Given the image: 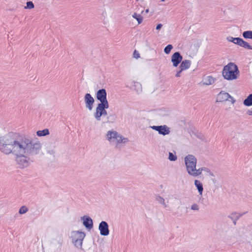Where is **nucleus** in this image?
<instances>
[{"label": "nucleus", "instance_id": "nucleus-1", "mask_svg": "<svg viewBox=\"0 0 252 252\" xmlns=\"http://www.w3.org/2000/svg\"><path fill=\"white\" fill-rule=\"evenodd\" d=\"M20 142L9 135L0 137V151L6 154H19Z\"/></svg>", "mask_w": 252, "mask_h": 252}, {"label": "nucleus", "instance_id": "nucleus-2", "mask_svg": "<svg viewBox=\"0 0 252 252\" xmlns=\"http://www.w3.org/2000/svg\"><path fill=\"white\" fill-rule=\"evenodd\" d=\"M19 154H25L26 156H34L38 154L41 148L39 141L24 138L20 141Z\"/></svg>", "mask_w": 252, "mask_h": 252}, {"label": "nucleus", "instance_id": "nucleus-3", "mask_svg": "<svg viewBox=\"0 0 252 252\" xmlns=\"http://www.w3.org/2000/svg\"><path fill=\"white\" fill-rule=\"evenodd\" d=\"M239 70L237 65L233 63H229L223 67L222 76L227 80L236 79L239 74Z\"/></svg>", "mask_w": 252, "mask_h": 252}, {"label": "nucleus", "instance_id": "nucleus-4", "mask_svg": "<svg viewBox=\"0 0 252 252\" xmlns=\"http://www.w3.org/2000/svg\"><path fill=\"white\" fill-rule=\"evenodd\" d=\"M86 233L81 231H73L71 233L72 242L74 246L78 249H82V243Z\"/></svg>", "mask_w": 252, "mask_h": 252}, {"label": "nucleus", "instance_id": "nucleus-5", "mask_svg": "<svg viewBox=\"0 0 252 252\" xmlns=\"http://www.w3.org/2000/svg\"><path fill=\"white\" fill-rule=\"evenodd\" d=\"M185 163L187 171L189 174L196 167L197 159L193 155H188L185 158Z\"/></svg>", "mask_w": 252, "mask_h": 252}, {"label": "nucleus", "instance_id": "nucleus-6", "mask_svg": "<svg viewBox=\"0 0 252 252\" xmlns=\"http://www.w3.org/2000/svg\"><path fill=\"white\" fill-rule=\"evenodd\" d=\"M16 157V162L20 168H24L29 166V161L27 159V156L25 154L15 155Z\"/></svg>", "mask_w": 252, "mask_h": 252}, {"label": "nucleus", "instance_id": "nucleus-7", "mask_svg": "<svg viewBox=\"0 0 252 252\" xmlns=\"http://www.w3.org/2000/svg\"><path fill=\"white\" fill-rule=\"evenodd\" d=\"M150 127L158 131L159 134L165 135L169 134L170 131L169 128L166 125L163 126H151Z\"/></svg>", "mask_w": 252, "mask_h": 252}, {"label": "nucleus", "instance_id": "nucleus-8", "mask_svg": "<svg viewBox=\"0 0 252 252\" xmlns=\"http://www.w3.org/2000/svg\"><path fill=\"white\" fill-rule=\"evenodd\" d=\"M98 229L101 236H106L109 234V225L105 221H102L99 223Z\"/></svg>", "mask_w": 252, "mask_h": 252}, {"label": "nucleus", "instance_id": "nucleus-9", "mask_svg": "<svg viewBox=\"0 0 252 252\" xmlns=\"http://www.w3.org/2000/svg\"><path fill=\"white\" fill-rule=\"evenodd\" d=\"M84 101L86 107L90 111H91L93 108V105L94 102V99L89 93H87L84 96Z\"/></svg>", "mask_w": 252, "mask_h": 252}, {"label": "nucleus", "instance_id": "nucleus-10", "mask_svg": "<svg viewBox=\"0 0 252 252\" xmlns=\"http://www.w3.org/2000/svg\"><path fill=\"white\" fill-rule=\"evenodd\" d=\"M81 220L83 221V224L85 228L90 230L93 227V221L91 217L88 216H84L81 217Z\"/></svg>", "mask_w": 252, "mask_h": 252}, {"label": "nucleus", "instance_id": "nucleus-11", "mask_svg": "<svg viewBox=\"0 0 252 252\" xmlns=\"http://www.w3.org/2000/svg\"><path fill=\"white\" fill-rule=\"evenodd\" d=\"M183 56L179 52L174 53L171 57V62L174 67H177L182 62Z\"/></svg>", "mask_w": 252, "mask_h": 252}, {"label": "nucleus", "instance_id": "nucleus-12", "mask_svg": "<svg viewBox=\"0 0 252 252\" xmlns=\"http://www.w3.org/2000/svg\"><path fill=\"white\" fill-rule=\"evenodd\" d=\"M96 98L100 102L107 99V92L105 89H99L96 93Z\"/></svg>", "mask_w": 252, "mask_h": 252}, {"label": "nucleus", "instance_id": "nucleus-13", "mask_svg": "<svg viewBox=\"0 0 252 252\" xmlns=\"http://www.w3.org/2000/svg\"><path fill=\"white\" fill-rule=\"evenodd\" d=\"M107 114V113L106 109L97 106L96 108V112L94 114V117L97 121H100L102 116H105Z\"/></svg>", "mask_w": 252, "mask_h": 252}, {"label": "nucleus", "instance_id": "nucleus-14", "mask_svg": "<svg viewBox=\"0 0 252 252\" xmlns=\"http://www.w3.org/2000/svg\"><path fill=\"white\" fill-rule=\"evenodd\" d=\"M230 95L228 93L224 92V91H221L217 96V101L222 102L227 101L228 100Z\"/></svg>", "mask_w": 252, "mask_h": 252}, {"label": "nucleus", "instance_id": "nucleus-15", "mask_svg": "<svg viewBox=\"0 0 252 252\" xmlns=\"http://www.w3.org/2000/svg\"><path fill=\"white\" fill-rule=\"evenodd\" d=\"M190 65L191 61L185 60L181 62L179 68L181 69V70H185L189 68Z\"/></svg>", "mask_w": 252, "mask_h": 252}, {"label": "nucleus", "instance_id": "nucleus-16", "mask_svg": "<svg viewBox=\"0 0 252 252\" xmlns=\"http://www.w3.org/2000/svg\"><path fill=\"white\" fill-rule=\"evenodd\" d=\"M194 185L196 189H197L199 195L202 196L203 191V184L199 181L197 180H195Z\"/></svg>", "mask_w": 252, "mask_h": 252}, {"label": "nucleus", "instance_id": "nucleus-17", "mask_svg": "<svg viewBox=\"0 0 252 252\" xmlns=\"http://www.w3.org/2000/svg\"><path fill=\"white\" fill-rule=\"evenodd\" d=\"M238 45H239L240 46L242 47L245 49L252 50V46L250 45L248 42L244 41L241 38H240Z\"/></svg>", "mask_w": 252, "mask_h": 252}, {"label": "nucleus", "instance_id": "nucleus-18", "mask_svg": "<svg viewBox=\"0 0 252 252\" xmlns=\"http://www.w3.org/2000/svg\"><path fill=\"white\" fill-rule=\"evenodd\" d=\"M63 240L60 239L58 241L52 243L53 247L56 249L55 252H60L62 247Z\"/></svg>", "mask_w": 252, "mask_h": 252}, {"label": "nucleus", "instance_id": "nucleus-19", "mask_svg": "<svg viewBox=\"0 0 252 252\" xmlns=\"http://www.w3.org/2000/svg\"><path fill=\"white\" fill-rule=\"evenodd\" d=\"M118 133L116 131H108L107 134V137L108 140H110L111 139H116L118 135Z\"/></svg>", "mask_w": 252, "mask_h": 252}, {"label": "nucleus", "instance_id": "nucleus-20", "mask_svg": "<svg viewBox=\"0 0 252 252\" xmlns=\"http://www.w3.org/2000/svg\"><path fill=\"white\" fill-rule=\"evenodd\" d=\"M203 171V167H201L196 169L195 168L194 169V171H191V172L189 174V175L196 177L202 174V171Z\"/></svg>", "mask_w": 252, "mask_h": 252}, {"label": "nucleus", "instance_id": "nucleus-21", "mask_svg": "<svg viewBox=\"0 0 252 252\" xmlns=\"http://www.w3.org/2000/svg\"><path fill=\"white\" fill-rule=\"evenodd\" d=\"M243 104L246 106H252V94H250L244 100Z\"/></svg>", "mask_w": 252, "mask_h": 252}, {"label": "nucleus", "instance_id": "nucleus-22", "mask_svg": "<svg viewBox=\"0 0 252 252\" xmlns=\"http://www.w3.org/2000/svg\"><path fill=\"white\" fill-rule=\"evenodd\" d=\"M116 140L118 144L126 143L128 141V140L127 138L123 137V136L120 134H118Z\"/></svg>", "mask_w": 252, "mask_h": 252}, {"label": "nucleus", "instance_id": "nucleus-23", "mask_svg": "<svg viewBox=\"0 0 252 252\" xmlns=\"http://www.w3.org/2000/svg\"><path fill=\"white\" fill-rule=\"evenodd\" d=\"M214 83V79L211 76H207L204 79L203 84L206 85H210Z\"/></svg>", "mask_w": 252, "mask_h": 252}, {"label": "nucleus", "instance_id": "nucleus-24", "mask_svg": "<svg viewBox=\"0 0 252 252\" xmlns=\"http://www.w3.org/2000/svg\"><path fill=\"white\" fill-rule=\"evenodd\" d=\"M49 130L47 128H45L42 130H38L36 132V134L38 136H44L49 134Z\"/></svg>", "mask_w": 252, "mask_h": 252}, {"label": "nucleus", "instance_id": "nucleus-25", "mask_svg": "<svg viewBox=\"0 0 252 252\" xmlns=\"http://www.w3.org/2000/svg\"><path fill=\"white\" fill-rule=\"evenodd\" d=\"M134 87L135 91L138 93H140L142 91V87L141 84L137 82H134Z\"/></svg>", "mask_w": 252, "mask_h": 252}, {"label": "nucleus", "instance_id": "nucleus-26", "mask_svg": "<svg viewBox=\"0 0 252 252\" xmlns=\"http://www.w3.org/2000/svg\"><path fill=\"white\" fill-rule=\"evenodd\" d=\"M132 16L133 18L136 19L138 24H140L142 22L143 17L140 14H137L135 12L132 14Z\"/></svg>", "mask_w": 252, "mask_h": 252}, {"label": "nucleus", "instance_id": "nucleus-27", "mask_svg": "<svg viewBox=\"0 0 252 252\" xmlns=\"http://www.w3.org/2000/svg\"><path fill=\"white\" fill-rule=\"evenodd\" d=\"M97 106L101 107L102 108H103V109H107L109 108V103H108V101L107 100V99H106V100H103V101H100V103H98Z\"/></svg>", "mask_w": 252, "mask_h": 252}, {"label": "nucleus", "instance_id": "nucleus-28", "mask_svg": "<svg viewBox=\"0 0 252 252\" xmlns=\"http://www.w3.org/2000/svg\"><path fill=\"white\" fill-rule=\"evenodd\" d=\"M243 36L245 39H252V31H246L243 32Z\"/></svg>", "mask_w": 252, "mask_h": 252}, {"label": "nucleus", "instance_id": "nucleus-29", "mask_svg": "<svg viewBox=\"0 0 252 252\" xmlns=\"http://www.w3.org/2000/svg\"><path fill=\"white\" fill-rule=\"evenodd\" d=\"M228 41L233 42V43L238 45L240 39V37H233L232 36H228L227 37Z\"/></svg>", "mask_w": 252, "mask_h": 252}, {"label": "nucleus", "instance_id": "nucleus-30", "mask_svg": "<svg viewBox=\"0 0 252 252\" xmlns=\"http://www.w3.org/2000/svg\"><path fill=\"white\" fill-rule=\"evenodd\" d=\"M116 118V116L114 114H109L107 117V122L112 123Z\"/></svg>", "mask_w": 252, "mask_h": 252}, {"label": "nucleus", "instance_id": "nucleus-31", "mask_svg": "<svg viewBox=\"0 0 252 252\" xmlns=\"http://www.w3.org/2000/svg\"><path fill=\"white\" fill-rule=\"evenodd\" d=\"M173 46L171 44H168L164 48V52L165 54H169Z\"/></svg>", "mask_w": 252, "mask_h": 252}, {"label": "nucleus", "instance_id": "nucleus-32", "mask_svg": "<svg viewBox=\"0 0 252 252\" xmlns=\"http://www.w3.org/2000/svg\"><path fill=\"white\" fill-rule=\"evenodd\" d=\"M168 159L170 161H174L177 160V156L174 155L172 153L169 152Z\"/></svg>", "mask_w": 252, "mask_h": 252}, {"label": "nucleus", "instance_id": "nucleus-33", "mask_svg": "<svg viewBox=\"0 0 252 252\" xmlns=\"http://www.w3.org/2000/svg\"><path fill=\"white\" fill-rule=\"evenodd\" d=\"M28 208L25 206H23L20 208L19 213L20 214H24L26 213L27 212H28Z\"/></svg>", "mask_w": 252, "mask_h": 252}, {"label": "nucleus", "instance_id": "nucleus-34", "mask_svg": "<svg viewBox=\"0 0 252 252\" xmlns=\"http://www.w3.org/2000/svg\"><path fill=\"white\" fill-rule=\"evenodd\" d=\"M156 200H157L160 204L165 205V206L166 207L165 202H164V199L161 196H160L159 195L157 196H156Z\"/></svg>", "mask_w": 252, "mask_h": 252}, {"label": "nucleus", "instance_id": "nucleus-35", "mask_svg": "<svg viewBox=\"0 0 252 252\" xmlns=\"http://www.w3.org/2000/svg\"><path fill=\"white\" fill-rule=\"evenodd\" d=\"M245 213H244L243 214H240L239 216H236V218H231V220H233V222L234 225L236 224L237 221L239 219V218L242 217L244 214H245Z\"/></svg>", "mask_w": 252, "mask_h": 252}, {"label": "nucleus", "instance_id": "nucleus-36", "mask_svg": "<svg viewBox=\"0 0 252 252\" xmlns=\"http://www.w3.org/2000/svg\"><path fill=\"white\" fill-rule=\"evenodd\" d=\"M26 4H27V5L25 7V8L32 9V8H34V4L31 1L27 2Z\"/></svg>", "mask_w": 252, "mask_h": 252}, {"label": "nucleus", "instance_id": "nucleus-37", "mask_svg": "<svg viewBox=\"0 0 252 252\" xmlns=\"http://www.w3.org/2000/svg\"><path fill=\"white\" fill-rule=\"evenodd\" d=\"M190 209L194 211H198L199 209V205L197 204H193L191 206Z\"/></svg>", "mask_w": 252, "mask_h": 252}, {"label": "nucleus", "instance_id": "nucleus-38", "mask_svg": "<svg viewBox=\"0 0 252 252\" xmlns=\"http://www.w3.org/2000/svg\"><path fill=\"white\" fill-rule=\"evenodd\" d=\"M239 214H238V213L235 212L231 213L229 216H228V217L231 220V218H236V216H239Z\"/></svg>", "mask_w": 252, "mask_h": 252}, {"label": "nucleus", "instance_id": "nucleus-39", "mask_svg": "<svg viewBox=\"0 0 252 252\" xmlns=\"http://www.w3.org/2000/svg\"><path fill=\"white\" fill-rule=\"evenodd\" d=\"M133 55V57L136 59H138V58H140V54L138 53V52L136 50H134Z\"/></svg>", "mask_w": 252, "mask_h": 252}, {"label": "nucleus", "instance_id": "nucleus-40", "mask_svg": "<svg viewBox=\"0 0 252 252\" xmlns=\"http://www.w3.org/2000/svg\"><path fill=\"white\" fill-rule=\"evenodd\" d=\"M183 70H181V69H180V70L178 71H177V73L175 75V76L176 77H179L181 76V73L183 71Z\"/></svg>", "mask_w": 252, "mask_h": 252}, {"label": "nucleus", "instance_id": "nucleus-41", "mask_svg": "<svg viewBox=\"0 0 252 252\" xmlns=\"http://www.w3.org/2000/svg\"><path fill=\"white\" fill-rule=\"evenodd\" d=\"M228 101H231L232 104H234L235 102V101H236V100L234 99V98L232 96H231V95L229 97V99H228Z\"/></svg>", "mask_w": 252, "mask_h": 252}, {"label": "nucleus", "instance_id": "nucleus-42", "mask_svg": "<svg viewBox=\"0 0 252 252\" xmlns=\"http://www.w3.org/2000/svg\"><path fill=\"white\" fill-rule=\"evenodd\" d=\"M162 25L161 24H158L157 25V27H156V30H159L161 29V28H162Z\"/></svg>", "mask_w": 252, "mask_h": 252}, {"label": "nucleus", "instance_id": "nucleus-43", "mask_svg": "<svg viewBox=\"0 0 252 252\" xmlns=\"http://www.w3.org/2000/svg\"><path fill=\"white\" fill-rule=\"evenodd\" d=\"M210 169L208 168H206V167H203V171L206 172H210Z\"/></svg>", "mask_w": 252, "mask_h": 252}, {"label": "nucleus", "instance_id": "nucleus-44", "mask_svg": "<svg viewBox=\"0 0 252 252\" xmlns=\"http://www.w3.org/2000/svg\"><path fill=\"white\" fill-rule=\"evenodd\" d=\"M247 114L250 115V116H252V110H248L247 112Z\"/></svg>", "mask_w": 252, "mask_h": 252}, {"label": "nucleus", "instance_id": "nucleus-45", "mask_svg": "<svg viewBox=\"0 0 252 252\" xmlns=\"http://www.w3.org/2000/svg\"><path fill=\"white\" fill-rule=\"evenodd\" d=\"M209 175L211 176H214V174L210 170V172H208Z\"/></svg>", "mask_w": 252, "mask_h": 252}, {"label": "nucleus", "instance_id": "nucleus-46", "mask_svg": "<svg viewBox=\"0 0 252 252\" xmlns=\"http://www.w3.org/2000/svg\"><path fill=\"white\" fill-rule=\"evenodd\" d=\"M148 11H149V9H147V10H146V12H147H147H148Z\"/></svg>", "mask_w": 252, "mask_h": 252}, {"label": "nucleus", "instance_id": "nucleus-47", "mask_svg": "<svg viewBox=\"0 0 252 252\" xmlns=\"http://www.w3.org/2000/svg\"><path fill=\"white\" fill-rule=\"evenodd\" d=\"M162 1H164L165 0H161Z\"/></svg>", "mask_w": 252, "mask_h": 252}]
</instances>
